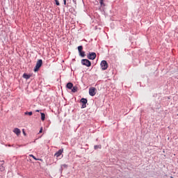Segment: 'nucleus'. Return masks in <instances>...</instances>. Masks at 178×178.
<instances>
[{
  "label": "nucleus",
  "instance_id": "nucleus-1",
  "mask_svg": "<svg viewBox=\"0 0 178 178\" xmlns=\"http://www.w3.org/2000/svg\"><path fill=\"white\" fill-rule=\"evenodd\" d=\"M41 66H42V60H39L37 63L36 65L34 68V72H38V70H40V67H41Z\"/></svg>",
  "mask_w": 178,
  "mask_h": 178
},
{
  "label": "nucleus",
  "instance_id": "nucleus-2",
  "mask_svg": "<svg viewBox=\"0 0 178 178\" xmlns=\"http://www.w3.org/2000/svg\"><path fill=\"white\" fill-rule=\"evenodd\" d=\"M100 66L102 67V70H106V69H108V63L106 60H102L100 63Z\"/></svg>",
  "mask_w": 178,
  "mask_h": 178
},
{
  "label": "nucleus",
  "instance_id": "nucleus-3",
  "mask_svg": "<svg viewBox=\"0 0 178 178\" xmlns=\"http://www.w3.org/2000/svg\"><path fill=\"white\" fill-rule=\"evenodd\" d=\"M97 94V88L91 87L89 88V95L90 97H94Z\"/></svg>",
  "mask_w": 178,
  "mask_h": 178
},
{
  "label": "nucleus",
  "instance_id": "nucleus-4",
  "mask_svg": "<svg viewBox=\"0 0 178 178\" xmlns=\"http://www.w3.org/2000/svg\"><path fill=\"white\" fill-rule=\"evenodd\" d=\"M81 63L84 66H86L87 67H90V66H91V61H90L88 59H83V60H81Z\"/></svg>",
  "mask_w": 178,
  "mask_h": 178
},
{
  "label": "nucleus",
  "instance_id": "nucleus-5",
  "mask_svg": "<svg viewBox=\"0 0 178 178\" xmlns=\"http://www.w3.org/2000/svg\"><path fill=\"white\" fill-rule=\"evenodd\" d=\"M88 58L91 60H94V59L97 58V54H95V52H92L88 55Z\"/></svg>",
  "mask_w": 178,
  "mask_h": 178
},
{
  "label": "nucleus",
  "instance_id": "nucleus-6",
  "mask_svg": "<svg viewBox=\"0 0 178 178\" xmlns=\"http://www.w3.org/2000/svg\"><path fill=\"white\" fill-rule=\"evenodd\" d=\"M81 102L82 103V106H81L82 108H87V102H88L87 99L82 98L81 99Z\"/></svg>",
  "mask_w": 178,
  "mask_h": 178
},
{
  "label": "nucleus",
  "instance_id": "nucleus-7",
  "mask_svg": "<svg viewBox=\"0 0 178 178\" xmlns=\"http://www.w3.org/2000/svg\"><path fill=\"white\" fill-rule=\"evenodd\" d=\"M63 153V149H59L54 155L56 156V158H59Z\"/></svg>",
  "mask_w": 178,
  "mask_h": 178
},
{
  "label": "nucleus",
  "instance_id": "nucleus-8",
  "mask_svg": "<svg viewBox=\"0 0 178 178\" xmlns=\"http://www.w3.org/2000/svg\"><path fill=\"white\" fill-rule=\"evenodd\" d=\"M13 133H15V134H16L17 136H20L22 131H20V129H19V128H15L13 130Z\"/></svg>",
  "mask_w": 178,
  "mask_h": 178
},
{
  "label": "nucleus",
  "instance_id": "nucleus-9",
  "mask_svg": "<svg viewBox=\"0 0 178 178\" xmlns=\"http://www.w3.org/2000/svg\"><path fill=\"white\" fill-rule=\"evenodd\" d=\"M67 88H68L69 90H72V87H73V84L71 82H69L67 83L66 86Z\"/></svg>",
  "mask_w": 178,
  "mask_h": 178
},
{
  "label": "nucleus",
  "instance_id": "nucleus-10",
  "mask_svg": "<svg viewBox=\"0 0 178 178\" xmlns=\"http://www.w3.org/2000/svg\"><path fill=\"white\" fill-rule=\"evenodd\" d=\"M23 77H24V79H26V80H29V79H30V77H31V75L24 73L23 74Z\"/></svg>",
  "mask_w": 178,
  "mask_h": 178
},
{
  "label": "nucleus",
  "instance_id": "nucleus-11",
  "mask_svg": "<svg viewBox=\"0 0 178 178\" xmlns=\"http://www.w3.org/2000/svg\"><path fill=\"white\" fill-rule=\"evenodd\" d=\"M41 115V120L44 122L45 120V114L44 113H40Z\"/></svg>",
  "mask_w": 178,
  "mask_h": 178
},
{
  "label": "nucleus",
  "instance_id": "nucleus-12",
  "mask_svg": "<svg viewBox=\"0 0 178 178\" xmlns=\"http://www.w3.org/2000/svg\"><path fill=\"white\" fill-rule=\"evenodd\" d=\"M77 90H78L77 86H74V87H72V92H77Z\"/></svg>",
  "mask_w": 178,
  "mask_h": 178
},
{
  "label": "nucleus",
  "instance_id": "nucleus-13",
  "mask_svg": "<svg viewBox=\"0 0 178 178\" xmlns=\"http://www.w3.org/2000/svg\"><path fill=\"white\" fill-rule=\"evenodd\" d=\"M79 55H80V56H81L82 58H84V56H86V52H84V51H81V52H79Z\"/></svg>",
  "mask_w": 178,
  "mask_h": 178
},
{
  "label": "nucleus",
  "instance_id": "nucleus-14",
  "mask_svg": "<svg viewBox=\"0 0 178 178\" xmlns=\"http://www.w3.org/2000/svg\"><path fill=\"white\" fill-rule=\"evenodd\" d=\"M29 156H31L33 159H35V161H42V159L35 158V156L33 154L29 155Z\"/></svg>",
  "mask_w": 178,
  "mask_h": 178
},
{
  "label": "nucleus",
  "instance_id": "nucleus-15",
  "mask_svg": "<svg viewBox=\"0 0 178 178\" xmlns=\"http://www.w3.org/2000/svg\"><path fill=\"white\" fill-rule=\"evenodd\" d=\"M78 51H79V52L83 51V46H79L78 47Z\"/></svg>",
  "mask_w": 178,
  "mask_h": 178
},
{
  "label": "nucleus",
  "instance_id": "nucleus-16",
  "mask_svg": "<svg viewBox=\"0 0 178 178\" xmlns=\"http://www.w3.org/2000/svg\"><path fill=\"white\" fill-rule=\"evenodd\" d=\"M99 3L101 6H105V3H104V0H99Z\"/></svg>",
  "mask_w": 178,
  "mask_h": 178
},
{
  "label": "nucleus",
  "instance_id": "nucleus-17",
  "mask_svg": "<svg viewBox=\"0 0 178 178\" xmlns=\"http://www.w3.org/2000/svg\"><path fill=\"white\" fill-rule=\"evenodd\" d=\"M25 115H29V116H31L33 115V112H25Z\"/></svg>",
  "mask_w": 178,
  "mask_h": 178
},
{
  "label": "nucleus",
  "instance_id": "nucleus-18",
  "mask_svg": "<svg viewBox=\"0 0 178 178\" xmlns=\"http://www.w3.org/2000/svg\"><path fill=\"white\" fill-rule=\"evenodd\" d=\"M95 149H98V148L101 149V145H95Z\"/></svg>",
  "mask_w": 178,
  "mask_h": 178
},
{
  "label": "nucleus",
  "instance_id": "nucleus-19",
  "mask_svg": "<svg viewBox=\"0 0 178 178\" xmlns=\"http://www.w3.org/2000/svg\"><path fill=\"white\" fill-rule=\"evenodd\" d=\"M56 5H57V6H59L60 4L59 3V1L56 0Z\"/></svg>",
  "mask_w": 178,
  "mask_h": 178
},
{
  "label": "nucleus",
  "instance_id": "nucleus-20",
  "mask_svg": "<svg viewBox=\"0 0 178 178\" xmlns=\"http://www.w3.org/2000/svg\"><path fill=\"white\" fill-rule=\"evenodd\" d=\"M22 133H23L24 135L26 136V132L24 131V129H22Z\"/></svg>",
  "mask_w": 178,
  "mask_h": 178
},
{
  "label": "nucleus",
  "instance_id": "nucleus-21",
  "mask_svg": "<svg viewBox=\"0 0 178 178\" xmlns=\"http://www.w3.org/2000/svg\"><path fill=\"white\" fill-rule=\"evenodd\" d=\"M39 133H42V127L40 128V130Z\"/></svg>",
  "mask_w": 178,
  "mask_h": 178
},
{
  "label": "nucleus",
  "instance_id": "nucleus-22",
  "mask_svg": "<svg viewBox=\"0 0 178 178\" xmlns=\"http://www.w3.org/2000/svg\"><path fill=\"white\" fill-rule=\"evenodd\" d=\"M64 1V5H66V0H63Z\"/></svg>",
  "mask_w": 178,
  "mask_h": 178
},
{
  "label": "nucleus",
  "instance_id": "nucleus-23",
  "mask_svg": "<svg viewBox=\"0 0 178 178\" xmlns=\"http://www.w3.org/2000/svg\"><path fill=\"white\" fill-rule=\"evenodd\" d=\"M35 112H40V110H36Z\"/></svg>",
  "mask_w": 178,
  "mask_h": 178
}]
</instances>
